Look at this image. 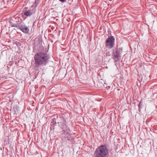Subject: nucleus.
<instances>
[{
    "mask_svg": "<svg viewBox=\"0 0 157 157\" xmlns=\"http://www.w3.org/2000/svg\"><path fill=\"white\" fill-rule=\"evenodd\" d=\"M19 27V29L25 33H28L29 31V29L26 26L23 25L21 24V25Z\"/></svg>",
    "mask_w": 157,
    "mask_h": 157,
    "instance_id": "obj_5",
    "label": "nucleus"
},
{
    "mask_svg": "<svg viewBox=\"0 0 157 157\" xmlns=\"http://www.w3.org/2000/svg\"><path fill=\"white\" fill-rule=\"evenodd\" d=\"M113 56L114 59L116 60L120 57V53L118 51H116L113 53Z\"/></svg>",
    "mask_w": 157,
    "mask_h": 157,
    "instance_id": "obj_6",
    "label": "nucleus"
},
{
    "mask_svg": "<svg viewBox=\"0 0 157 157\" xmlns=\"http://www.w3.org/2000/svg\"><path fill=\"white\" fill-rule=\"evenodd\" d=\"M114 39L113 36L108 38L106 41V46L108 48H111L113 45Z\"/></svg>",
    "mask_w": 157,
    "mask_h": 157,
    "instance_id": "obj_4",
    "label": "nucleus"
},
{
    "mask_svg": "<svg viewBox=\"0 0 157 157\" xmlns=\"http://www.w3.org/2000/svg\"><path fill=\"white\" fill-rule=\"evenodd\" d=\"M108 153V148L105 145H101L98 147L94 151L95 157H106Z\"/></svg>",
    "mask_w": 157,
    "mask_h": 157,
    "instance_id": "obj_2",
    "label": "nucleus"
},
{
    "mask_svg": "<svg viewBox=\"0 0 157 157\" xmlns=\"http://www.w3.org/2000/svg\"><path fill=\"white\" fill-rule=\"evenodd\" d=\"M50 58L49 55L44 52L36 54L34 57L35 66L39 67L47 64Z\"/></svg>",
    "mask_w": 157,
    "mask_h": 157,
    "instance_id": "obj_1",
    "label": "nucleus"
},
{
    "mask_svg": "<svg viewBox=\"0 0 157 157\" xmlns=\"http://www.w3.org/2000/svg\"><path fill=\"white\" fill-rule=\"evenodd\" d=\"M36 6H32L28 10L25 11L24 15L27 17H29L34 14L36 11Z\"/></svg>",
    "mask_w": 157,
    "mask_h": 157,
    "instance_id": "obj_3",
    "label": "nucleus"
},
{
    "mask_svg": "<svg viewBox=\"0 0 157 157\" xmlns=\"http://www.w3.org/2000/svg\"><path fill=\"white\" fill-rule=\"evenodd\" d=\"M21 25V24H14L12 25V26L13 27H16L19 29V26H20Z\"/></svg>",
    "mask_w": 157,
    "mask_h": 157,
    "instance_id": "obj_7",
    "label": "nucleus"
},
{
    "mask_svg": "<svg viewBox=\"0 0 157 157\" xmlns=\"http://www.w3.org/2000/svg\"><path fill=\"white\" fill-rule=\"evenodd\" d=\"M64 133L65 134L66 133H67L68 132H66V131H65Z\"/></svg>",
    "mask_w": 157,
    "mask_h": 157,
    "instance_id": "obj_8",
    "label": "nucleus"
}]
</instances>
